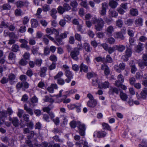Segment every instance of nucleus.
Listing matches in <instances>:
<instances>
[{
    "label": "nucleus",
    "instance_id": "5",
    "mask_svg": "<svg viewBox=\"0 0 147 147\" xmlns=\"http://www.w3.org/2000/svg\"><path fill=\"white\" fill-rule=\"evenodd\" d=\"M42 39V41L45 45H47L49 43V39L53 41L54 40V38L50 36V34H46L43 36Z\"/></svg>",
    "mask_w": 147,
    "mask_h": 147
},
{
    "label": "nucleus",
    "instance_id": "48",
    "mask_svg": "<svg viewBox=\"0 0 147 147\" xmlns=\"http://www.w3.org/2000/svg\"><path fill=\"white\" fill-rule=\"evenodd\" d=\"M1 140L4 142L7 143L9 141L10 138L6 136H3L1 138Z\"/></svg>",
    "mask_w": 147,
    "mask_h": 147
},
{
    "label": "nucleus",
    "instance_id": "4",
    "mask_svg": "<svg viewBox=\"0 0 147 147\" xmlns=\"http://www.w3.org/2000/svg\"><path fill=\"white\" fill-rule=\"evenodd\" d=\"M80 54V51L78 49L74 48V49L71 51L70 52V55L71 57L77 61L78 60V56Z\"/></svg>",
    "mask_w": 147,
    "mask_h": 147
},
{
    "label": "nucleus",
    "instance_id": "42",
    "mask_svg": "<svg viewBox=\"0 0 147 147\" xmlns=\"http://www.w3.org/2000/svg\"><path fill=\"white\" fill-rule=\"evenodd\" d=\"M57 80V83L60 85H63L65 84V80L62 78H58Z\"/></svg>",
    "mask_w": 147,
    "mask_h": 147
},
{
    "label": "nucleus",
    "instance_id": "36",
    "mask_svg": "<svg viewBox=\"0 0 147 147\" xmlns=\"http://www.w3.org/2000/svg\"><path fill=\"white\" fill-rule=\"evenodd\" d=\"M11 48L12 51L14 52H16L19 50V46L16 44H13Z\"/></svg>",
    "mask_w": 147,
    "mask_h": 147
},
{
    "label": "nucleus",
    "instance_id": "23",
    "mask_svg": "<svg viewBox=\"0 0 147 147\" xmlns=\"http://www.w3.org/2000/svg\"><path fill=\"white\" fill-rule=\"evenodd\" d=\"M80 72H82L83 71L85 73H87L88 71V67L87 66L83 63H82L80 66Z\"/></svg>",
    "mask_w": 147,
    "mask_h": 147
},
{
    "label": "nucleus",
    "instance_id": "33",
    "mask_svg": "<svg viewBox=\"0 0 147 147\" xmlns=\"http://www.w3.org/2000/svg\"><path fill=\"white\" fill-rule=\"evenodd\" d=\"M16 58V55L14 53L11 52L9 53L8 55L9 60H14Z\"/></svg>",
    "mask_w": 147,
    "mask_h": 147
},
{
    "label": "nucleus",
    "instance_id": "20",
    "mask_svg": "<svg viewBox=\"0 0 147 147\" xmlns=\"http://www.w3.org/2000/svg\"><path fill=\"white\" fill-rule=\"evenodd\" d=\"M147 95V88H144L140 93V96L142 98L145 99Z\"/></svg>",
    "mask_w": 147,
    "mask_h": 147
},
{
    "label": "nucleus",
    "instance_id": "51",
    "mask_svg": "<svg viewBox=\"0 0 147 147\" xmlns=\"http://www.w3.org/2000/svg\"><path fill=\"white\" fill-rule=\"evenodd\" d=\"M139 147H147V142L145 140H143L141 143L139 144Z\"/></svg>",
    "mask_w": 147,
    "mask_h": 147
},
{
    "label": "nucleus",
    "instance_id": "27",
    "mask_svg": "<svg viewBox=\"0 0 147 147\" xmlns=\"http://www.w3.org/2000/svg\"><path fill=\"white\" fill-rule=\"evenodd\" d=\"M117 4V2L113 0L111 1L109 4V6L113 8H115L116 7Z\"/></svg>",
    "mask_w": 147,
    "mask_h": 147
},
{
    "label": "nucleus",
    "instance_id": "54",
    "mask_svg": "<svg viewBox=\"0 0 147 147\" xmlns=\"http://www.w3.org/2000/svg\"><path fill=\"white\" fill-rule=\"evenodd\" d=\"M42 62V60L41 59H37L35 60V64L38 67H40Z\"/></svg>",
    "mask_w": 147,
    "mask_h": 147
},
{
    "label": "nucleus",
    "instance_id": "7",
    "mask_svg": "<svg viewBox=\"0 0 147 147\" xmlns=\"http://www.w3.org/2000/svg\"><path fill=\"white\" fill-rule=\"evenodd\" d=\"M29 3L27 1H18L16 2V5L18 7L21 8L23 6H27Z\"/></svg>",
    "mask_w": 147,
    "mask_h": 147
},
{
    "label": "nucleus",
    "instance_id": "13",
    "mask_svg": "<svg viewBox=\"0 0 147 147\" xmlns=\"http://www.w3.org/2000/svg\"><path fill=\"white\" fill-rule=\"evenodd\" d=\"M143 19L139 17L136 19L135 21V24L137 26H142L143 25Z\"/></svg>",
    "mask_w": 147,
    "mask_h": 147
},
{
    "label": "nucleus",
    "instance_id": "1",
    "mask_svg": "<svg viewBox=\"0 0 147 147\" xmlns=\"http://www.w3.org/2000/svg\"><path fill=\"white\" fill-rule=\"evenodd\" d=\"M92 22L93 24H97L94 26L95 29L97 31H100L102 30L105 22L102 18H97L96 17H94L92 19Z\"/></svg>",
    "mask_w": 147,
    "mask_h": 147
},
{
    "label": "nucleus",
    "instance_id": "55",
    "mask_svg": "<svg viewBox=\"0 0 147 147\" xmlns=\"http://www.w3.org/2000/svg\"><path fill=\"white\" fill-rule=\"evenodd\" d=\"M126 54L129 57L131 56L132 54V50L130 48H129L128 47L125 51Z\"/></svg>",
    "mask_w": 147,
    "mask_h": 147
},
{
    "label": "nucleus",
    "instance_id": "38",
    "mask_svg": "<svg viewBox=\"0 0 147 147\" xmlns=\"http://www.w3.org/2000/svg\"><path fill=\"white\" fill-rule=\"evenodd\" d=\"M63 7L65 11H68L71 9V7L69 4L67 3H65L63 4Z\"/></svg>",
    "mask_w": 147,
    "mask_h": 147
},
{
    "label": "nucleus",
    "instance_id": "64",
    "mask_svg": "<svg viewBox=\"0 0 147 147\" xmlns=\"http://www.w3.org/2000/svg\"><path fill=\"white\" fill-rule=\"evenodd\" d=\"M26 30V27L25 26H21L19 30V31L21 33L25 32Z\"/></svg>",
    "mask_w": 147,
    "mask_h": 147
},
{
    "label": "nucleus",
    "instance_id": "53",
    "mask_svg": "<svg viewBox=\"0 0 147 147\" xmlns=\"http://www.w3.org/2000/svg\"><path fill=\"white\" fill-rule=\"evenodd\" d=\"M139 65L141 68L143 69L144 66H147V62L144 61L139 62Z\"/></svg>",
    "mask_w": 147,
    "mask_h": 147
},
{
    "label": "nucleus",
    "instance_id": "28",
    "mask_svg": "<svg viewBox=\"0 0 147 147\" xmlns=\"http://www.w3.org/2000/svg\"><path fill=\"white\" fill-rule=\"evenodd\" d=\"M99 81H98L97 76L93 78L92 82L93 86H97V84H98V85L99 84Z\"/></svg>",
    "mask_w": 147,
    "mask_h": 147
},
{
    "label": "nucleus",
    "instance_id": "52",
    "mask_svg": "<svg viewBox=\"0 0 147 147\" xmlns=\"http://www.w3.org/2000/svg\"><path fill=\"white\" fill-rule=\"evenodd\" d=\"M107 41L108 43L111 45L114 44L115 42V39L112 37L108 38Z\"/></svg>",
    "mask_w": 147,
    "mask_h": 147
},
{
    "label": "nucleus",
    "instance_id": "12",
    "mask_svg": "<svg viewBox=\"0 0 147 147\" xmlns=\"http://www.w3.org/2000/svg\"><path fill=\"white\" fill-rule=\"evenodd\" d=\"M97 101L96 100H88L87 103V105L91 108H94L97 105Z\"/></svg>",
    "mask_w": 147,
    "mask_h": 147
},
{
    "label": "nucleus",
    "instance_id": "60",
    "mask_svg": "<svg viewBox=\"0 0 147 147\" xmlns=\"http://www.w3.org/2000/svg\"><path fill=\"white\" fill-rule=\"evenodd\" d=\"M78 122L74 121H71L70 123V125L71 127L72 128H75L76 127V125H77V123Z\"/></svg>",
    "mask_w": 147,
    "mask_h": 147
},
{
    "label": "nucleus",
    "instance_id": "31",
    "mask_svg": "<svg viewBox=\"0 0 147 147\" xmlns=\"http://www.w3.org/2000/svg\"><path fill=\"white\" fill-rule=\"evenodd\" d=\"M120 96L121 99L123 101H126L128 98L127 94L122 92H121Z\"/></svg>",
    "mask_w": 147,
    "mask_h": 147
},
{
    "label": "nucleus",
    "instance_id": "40",
    "mask_svg": "<svg viewBox=\"0 0 147 147\" xmlns=\"http://www.w3.org/2000/svg\"><path fill=\"white\" fill-rule=\"evenodd\" d=\"M70 5L74 8H76L78 5V3L75 0L71 1L70 3Z\"/></svg>",
    "mask_w": 147,
    "mask_h": 147
},
{
    "label": "nucleus",
    "instance_id": "43",
    "mask_svg": "<svg viewBox=\"0 0 147 147\" xmlns=\"http://www.w3.org/2000/svg\"><path fill=\"white\" fill-rule=\"evenodd\" d=\"M117 15V13L115 10L110 11L109 13V15L112 17L116 18Z\"/></svg>",
    "mask_w": 147,
    "mask_h": 147
},
{
    "label": "nucleus",
    "instance_id": "3",
    "mask_svg": "<svg viewBox=\"0 0 147 147\" xmlns=\"http://www.w3.org/2000/svg\"><path fill=\"white\" fill-rule=\"evenodd\" d=\"M77 127L79 130V133L81 136H84L85 135L86 127L85 124L82 123L80 122H77Z\"/></svg>",
    "mask_w": 147,
    "mask_h": 147
},
{
    "label": "nucleus",
    "instance_id": "57",
    "mask_svg": "<svg viewBox=\"0 0 147 147\" xmlns=\"http://www.w3.org/2000/svg\"><path fill=\"white\" fill-rule=\"evenodd\" d=\"M43 10L44 12H47L50 10L49 5L47 4H45L42 7Z\"/></svg>",
    "mask_w": 147,
    "mask_h": 147
},
{
    "label": "nucleus",
    "instance_id": "58",
    "mask_svg": "<svg viewBox=\"0 0 147 147\" xmlns=\"http://www.w3.org/2000/svg\"><path fill=\"white\" fill-rule=\"evenodd\" d=\"M49 59L51 61L55 62L57 61V57L54 54L51 55L49 57Z\"/></svg>",
    "mask_w": 147,
    "mask_h": 147
},
{
    "label": "nucleus",
    "instance_id": "45",
    "mask_svg": "<svg viewBox=\"0 0 147 147\" xmlns=\"http://www.w3.org/2000/svg\"><path fill=\"white\" fill-rule=\"evenodd\" d=\"M106 61L107 62L111 63L113 62V60L110 55H107L105 58Z\"/></svg>",
    "mask_w": 147,
    "mask_h": 147
},
{
    "label": "nucleus",
    "instance_id": "26",
    "mask_svg": "<svg viewBox=\"0 0 147 147\" xmlns=\"http://www.w3.org/2000/svg\"><path fill=\"white\" fill-rule=\"evenodd\" d=\"M57 13V10L54 8L52 9L50 11V15L54 19H56L57 18L56 14Z\"/></svg>",
    "mask_w": 147,
    "mask_h": 147
},
{
    "label": "nucleus",
    "instance_id": "24",
    "mask_svg": "<svg viewBox=\"0 0 147 147\" xmlns=\"http://www.w3.org/2000/svg\"><path fill=\"white\" fill-rule=\"evenodd\" d=\"M129 13L133 16H136L138 15V11L137 9L132 8L130 10Z\"/></svg>",
    "mask_w": 147,
    "mask_h": 147
},
{
    "label": "nucleus",
    "instance_id": "59",
    "mask_svg": "<svg viewBox=\"0 0 147 147\" xmlns=\"http://www.w3.org/2000/svg\"><path fill=\"white\" fill-rule=\"evenodd\" d=\"M106 133L105 132L101 131L97 133V136L98 137H104L105 136Z\"/></svg>",
    "mask_w": 147,
    "mask_h": 147
},
{
    "label": "nucleus",
    "instance_id": "6",
    "mask_svg": "<svg viewBox=\"0 0 147 147\" xmlns=\"http://www.w3.org/2000/svg\"><path fill=\"white\" fill-rule=\"evenodd\" d=\"M9 120L11 121L13 125L16 127H18L19 125V120L17 117H11L9 116Z\"/></svg>",
    "mask_w": 147,
    "mask_h": 147
},
{
    "label": "nucleus",
    "instance_id": "35",
    "mask_svg": "<svg viewBox=\"0 0 147 147\" xmlns=\"http://www.w3.org/2000/svg\"><path fill=\"white\" fill-rule=\"evenodd\" d=\"M97 76V75L94 72H89L87 74V76L88 79H90L92 78H95Z\"/></svg>",
    "mask_w": 147,
    "mask_h": 147
},
{
    "label": "nucleus",
    "instance_id": "25",
    "mask_svg": "<svg viewBox=\"0 0 147 147\" xmlns=\"http://www.w3.org/2000/svg\"><path fill=\"white\" fill-rule=\"evenodd\" d=\"M39 49V47L38 46H33L32 48L31 51L33 54L34 55H36L38 53V50Z\"/></svg>",
    "mask_w": 147,
    "mask_h": 147
},
{
    "label": "nucleus",
    "instance_id": "2",
    "mask_svg": "<svg viewBox=\"0 0 147 147\" xmlns=\"http://www.w3.org/2000/svg\"><path fill=\"white\" fill-rule=\"evenodd\" d=\"M29 86V84L27 82H19L16 85V88L18 91L20 90L21 88L23 90H25L26 89L28 88Z\"/></svg>",
    "mask_w": 147,
    "mask_h": 147
},
{
    "label": "nucleus",
    "instance_id": "17",
    "mask_svg": "<svg viewBox=\"0 0 147 147\" xmlns=\"http://www.w3.org/2000/svg\"><path fill=\"white\" fill-rule=\"evenodd\" d=\"M109 82L108 81H105L103 83H102L101 85H98V88L102 89L104 88V89L109 88Z\"/></svg>",
    "mask_w": 147,
    "mask_h": 147
},
{
    "label": "nucleus",
    "instance_id": "37",
    "mask_svg": "<svg viewBox=\"0 0 147 147\" xmlns=\"http://www.w3.org/2000/svg\"><path fill=\"white\" fill-rule=\"evenodd\" d=\"M65 75L67 78H73V74L68 69L66 70L65 73Z\"/></svg>",
    "mask_w": 147,
    "mask_h": 147
},
{
    "label": "nucleus",
    "instance_id": "56",
    "mask_svg": "<svg viewBox=\"0 0 147 147\" xmlns=\"http://www.w3.org/2000/svg\"><path fill=\"white\" fill-rule=\"evenodd\" d=\"M3 8L4 10H9L11 8V6L9 4L5 3L3 5Z\"/></svg>",
    "mask_w": 147,
    "mask_h": 147
},
{
    "label": "nucleus",
    "instance_id": "34",
    "mask_svg": "<svg viewBox=\"0 0 147 147\" xmlns=\"http://www.w3.org/2000/svg\"><path fill=\"white\" fill-rule=\"evenodd\" d=\"M8 25H9V23L4 20L2 21L0 24V26H1V27L5 28H8Z\"/></svg>",
    "mask_w": 147,
    "mask_h": 147
},
{
    "label": "nucleus",
    "instance_id": "62",
    "mask_svg": "<svg viewBox=\"0 0 147 147\" xmlns=\"http://www.w3.org/2000/svg\"><path fill=\"white\" fill-rule=\"evenodd\" d=\"M39 22L41 25L45 27L47 26L48 23V22L46 20L44 19H42L40 20Z\"/></svg>",
    "mask_w": 147,
    "mask_h": 147
},
{
    "label": "nucleus",
    "instance_id": "44",
    "mask_svg": "<svg viewBox=\"0 0 147 147\" xmlns=\"http://www.w3.org/2000/svg\"><path fill=\"white\" fill-rule=\"evenodd\" d=\"M143 44L141 43H138L137 46V51L138 53H140V51H142L143 49Z\"/></svg>",
    "mask_w": 147,
    "mask_h": 147
},
{
    "label": "nucleus",
    "instance_id": "16",
    "mask_svg": "<svg viewBox=\"0 0 147 147\" xmlns=\"http://www.w3.org/2000/svg\"><path fill=\"white\" fill-rule=\"evenodd\" d=\"M46 31L47 33L49 34L50 35L53 34V32H56L57 35H58L59 34V32L55 28H47L46 30Z\"/></svg>",
    "mask_w": 147,
    "mask_h": 147
},
{
    "label": "nucleus",
    "instance_id": "49",
    "mask_svg": "<svg viewBox=\"0 0 147 147\" xmlns=\"http://www.w3.org/2000/svg\"><path fill=\"white\" fill-rule=\"evenodd\" d=\"M57 10L58 13L61 14H62L65 11L63 7L61 6L58 7Z\"/></svg>",
    "mask_w": 147,
    "mask_h": 147
},
{
    "label": "nucleus",
    "instance_id": "63",
    "mask_svg": "<svg viewBox=\"0 0 147 147\" xmlns=\"http://www.w3.org/2000/svg\"><path fill=\"white\" fill-rule=\"evenodd\" d=\"M119 65V67L120 69V71L124 70L125 68V63L123 62L120 63Z\"/></svg>",
    "mask_w": 147,
    "mask_h": 147
},
{
    "label": "nucleus",
    "instance_id": "61",
    "mask_svg": "<svg viewBox=\"0 0 147 147\" xmlns=\"http://www.w3.org/2000/svg\"><path fill=\"white\" fill-rule=\"evenodd\" d=\"M130 66L131 67V73L132 74H134L137 69L135 65L132 64L130 65Z\"/></svg>",
    "mask_w": 147,
    "mask_h": 147
},
{
    "label": "nucleus",
    "instance_id": "47",
    "mask_svg": "<svg viewBox=\"0 0 147 147\" xmlns=\"http://www.w3.org/2000/svg\"><path fill=\"white\" fill-rule=\"evenodd\" d=\"M63 73L61 71H59L56 76H54V79L57 80L58 78H61V77L63 76Z\"/></svg>",
    "mask_w": 147,
    "mask_h": 147
},
{
    "label": "nucleus",
    "instance_id": "32",
    "mask_svg": "<svg viewBox=\"0 0 147 147\" xmlns=\"http://www.w3.org/2000/svg\"><path fill=\"white\" fill-rule=\"evenodd\" d=\"M123 24V22L121 19H118L116 21V25L119 28H121Z\"/></svg>",
    "mask_w": 147,
    "mask_h": 147
},
{
    "label": "nucleus",
    "instance_id": "10",
    "mask_svg": "<svg viewBox=\"0 0 147 147\" xmlns=\"http://www.w3.org/2000/svg\"><path fill=\"white\" fill-rule=\"evenodd\" d=\"M106 34L107 36H111L112 35V33L114 31V28L112 26H110L108 27L106 30Z\"/></svg>",
    "mask_w": 147,
    "mask_h": 147
},
{
    "label": "nucleus",
    "instance_id": "46",
    "mask_svg": "<svg viewBox=\"0 0 147 147\" xmlns=\"http://www.w3.org/2000/svg\"><path fill=\"white\" fill-rule=\"evenodd\" d=\"M30 19L28 17L26 16L24 17L22 19V23L24 25L27 24L29 22Z\"/></svg>",
    "mask_w": 147,
    "mask_h": 147
},
{
    "label": "nucleus",
    "instance_id": "22",
    "mask_svg": "<svg viewBox=\"0 0 147 147\" xmlns=\"http://www.w3.org/2000/svg\"><path fill=\"white\" fill-rule=\"evenodd\" d=\"M31 23L32 27V28H36L38 26V22L35 19H31Z\"/></svg>",
    "mask_w": 147,
    "mask_h": 147
},
{
    "label": "nucleus",
    "instance_id": "9",
    "mask_svg": "<svg viewBox=\"0 0 147 147\" xmlns=\"http://www.w3.org/2000/svg\"><path fill=\"white\" fill-rule=\"evenodd\" d=\"M114 36L115 38L117 39L123 40L124 39V37L123 34L119 32L114 33Z\"/></svg>",
    "mask_w": 147,
    "mask_h": 147
},
{
    "label": "nucleus",
    "instance_id": "30",
    "mask_svg": "<svg viewBox=\"0 0 147 147\" xmlns=\"http://www.w3.org/2000/svg\"><path fill=\"white\" fill-rule=\"evenodd\" d=\"M7 116V113L5 110H3L0 112V117L1 118H6Z\"/></svg>",
    "mask_w": 147,
    "mask_h": 147
},
{
    "label": "nucleus",
    "instance_id": "15",
    "mask_svg": "<svg viewBox=\"0 0 147 147\" xmlns=\"http://www.w3.org/2000/svg\"><path fill=\"white\" fill-rule=\"evenodd\" d=\"M113 48L115 50L119 52H122L125 49V47L123 45H115L113 46Z\"/></svg>",
    "mask_w": 147,
    "mask_h": 147
},
{
    "label": "nucleus",
    "instance_id": "14",
    "mask_svg": "<svg viewBox=\"0 0 147 147\" xmlns=\"http://www.w3.org/2000/svg\"><path fill=\"white\" fill-rule=\"evenodd\" d=\"M109 93L110 94L113 95L115 94H118L119 93V91L118 89L116 88L111 87L109 88Z\"/></svg>",
    "mask_w": 147,
    "mask_h": 147
},
{
    "label": "nucleus",
    "instance_id": "11",
    "mask_svg": "<svg viewBox=\"0 0 147 147\" xmlns=\"http://www.w3.org/2000/svg\"><path fill=\"white\" fill-rule=\"evenodd\" d=\"M55 39L57 41H56L54 39V40L53 41L57 45L59 46L60 45H62L63 44V41L62 38L61 37L56 36Z\"/></svg>",
    "mask_w": 147,
    "mask_h": 147
},
{
    "label": "nucleus",
    "instance_id": "41",
    "mask_svg": "<svg viewBox=\"0 0 147 147\" xmlns=\"http://www.w3.org/2000/svg\"><path fill=\"white\" fill-rule=\"evenodd\" d=\"M15 14L16 16H21L22 15V11L20 9H17L15 11Z\"/></svg>",
    "mask_w": 147,
    "mask_h": 147
},
{
    "label": "nucleus",
    "instance_id": "21",
    "mask_svg": "<svg viewBox=\"0 0 147 147\" xmlns=\"http://www.w3.org/2000/svg\"><path fill=\"white\" fill-rule=\"evenodd\" d=\"M84 47L85 50L88 52H90L92 49V47L88 43H84Z\"/></svg>",
    "mask_w": 147,
    "mask_h": 147
},
{
    "label": "nucleus",
    "instance_id": "29",
    "mask_svg": "<svg viewBox=\"0 0 147 147\" xmlns=\"http://www.w3.org/2000/svg\"><path fill=\"white\" fill-rule=\"evenodd\" d=\"M53 107V105H49L48 107H44L43 108V111L44 112H46L49 113V112L51 109Z\"/></svg>",
    "mask_w": 147,
    "mask_h": 147
},
{
    "label": "nucleus",
    "instance_id": "39",
    "mask_svg": "<svg viewBox=\"0 0 147 147\" xmlns=\"http://www.w3.org/2000/svg\"><path fill=\"white\" fill-rule=\"evenodd\" d=\"M28 63V62L26 59H22L19 62V64L22 66L26 65Z\"/></svg>",
    "mask_w": 147,
    "mask_h": 147
},
{
    "label": "nucleus",
    "instance_id": "18",
    "mask_svg": "<svg viewBox=\"0 0 147 147\" xmlns=\"http://www.w3.org/2000/svg\"><path fill=\"white\" fill-rule=\"evenodd\" d=\"M47 69V68L46 67H42L40 68V76L41 77H44L45 76Z\"/></svg>",
    "mask_w": 147,
    "mask_h": 147
},
{
    "label": "nucleus",
    "instance_id": "50",
    "mask_svg": "<svg viewBox=\"0 0 147 147\" xmlns=\"http://www.w3.org/2000/svg\"><path fill=\"white\" fill-rule=\"evenodd\" d=\"M134 20L132 19H129L126 21L125 24L128 26H131L133 24Z\"/></svg>",
    "mask_w": 147,
    "mask_h": 147
},
{
    "label": "nucleus",
    "instance_id": "19",
    "mask_svg": "<svg viewBox=\"0 0 147 147\" xmlns=\"http://www.w3.org/2000/svg\"><path fill=\"white\" fill-rule=\"evenodd\" d=\"M24 109L30 115H32L34 114L33 111L31 108L29 107L27 105L25 104L24 105Z\"/></svg>",
    "mask_w": 147,
    "mask_h": 147
},
{
    "label": "nucleus",
    "instance_id": "8",
    "mask_svg": "<svg viewBox=\"0 0 147 147\" xmlns=\"http://www.w3.org/2000/svg\"><path fill=\"white\" fill-rule=\"evenodd\" d=\"M118 80L115 81V85L116 86H119L121 84L124 82V79L123 76L120 74L117 77Z\"/></svg>",
    "mask_w": 147,
    "mask_h": 147
}]
</instances>
